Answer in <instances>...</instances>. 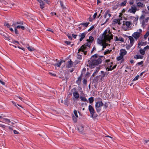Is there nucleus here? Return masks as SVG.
Segmentation results:
<instances>
[{"label":"nucleus","mask_w":149,"mask_h":149,"mask_svg":"<svg viewBox=\"0 0 149 149\" xmlns=\"http://www.w3.org/2000/svg\"><path fill=\"white\" fill-rule=\"evenodd\" d=\"M98 55L97 54L91 56L90 61H89V67L92 69L97 65L100 64L102 60L100 58H98Z\"/></svg>","instance_id":"1"},{"label":"nucleus","mask_w":149,"mask_h":149,"mask_svg":"<svg viewBox=\"0 0 149 149\" xmlns=\"http://www.w3.org/2000/svg\"><path fill=\"white\" fill-rule=\"evenodd\" d=\"M107 30H106L103 32L102 37L103 38V40L105 42H110L111 40L113 39V35L111 33L107 34Z\"/></svg>","instance_id":"2"},{"label":"nucleus","mask_w":149,"mask_h":149,"mask_svg":"<svg viewBox=\"0 0 149 149\" xmlns=\"http://www.w3.org/2000/svg\"><path fill=\"white\" fill-rule=\"evenodd\" d=\"M104 105L103 103L101 101H99L96 102L95 105V107L97 113L100 112L102 107Z\"/></svg>","instance_id":"3"},{"label":"nucleus","mask_w":149,"mask_h":149,"mask_svg":"<svg viewBox=\"0 0 149 149\" xmlns=\"http://www.w3.org/2000/svg\"><path fill=\"white\" fill-rule=\"evenodd\" d=\"M88 110L91 114V117L93 118H96L97 115L94 110L93 107L91 105L88 106Z\"/></svg>","instance_id":"4"},{"label":"nucleus","mask_w":149,"mask_h":149,"mask_svg":"<svg viewBox=\"0 0 149 149\" xmlns=\"http://www.w3.org/2000/svg\"><path fill=\"white\" fill-rule=\"evenodd\" d=\"M142 30L141 29H139L137 31L134 32L132 35V36L135 39L137 40L140 36Z\"/></svg>","instance_id":"5"},{"label":"nucleus","mask_w":149,"mask_h":149,"mask_svg":"<svg viewBox=\"0 0 149 149\" xmlns=\"http://www.w3.org/2000/svg\"><path fill=\"white\" fill-rule=\"evenodd\" d=\"M71 91L73 92V95L74 98H73V99L74 98L76 99H78L79 97V95L78 92L77 91V89L76 88H74L71 89Z\"/></svg>","instance_id":"6"},{"label":"nucleus","mask_w":149,"mask_h":149,"mask_svg":"<svg viewBox=\"0 0 149 149\" xmlns=\"http://www.w3.org/2000/svg\"><path fill=\"white\" fill-rule=\"evenodd\" d=\"M90 43H91L88 42L86 43L84 45H82L79 49V52L80 51H83L84 49H86V46L90 47L91 45Z\"/></svg>","instance_id":"7"},{"label":"nucleus","mask_w":149,"mask_h":149,"mask_svg":"<svg viewBox=\"0 0 149 149\" xmlns=\"http://www.w3.org/2000/svg\"><path fill=\"white\" fill-rule=\"evenodd\" d=\"M136 10L137 9L136 7L132 6L131 8L128 10L127 12L135 14Z\"/></svg>","instance_id":"8"},{"label":"nucleus","mask_w":149,"mask_h":149,"mask_svg":"<svg viewBox=\"0 0 149 149\" xmlns=\"http://www.w3.org/2000/svg\"><path fill=\"white\" fill-rule=\"evenodd\" d=\"M127 3V0H125L124 1L122 2L120 4L116 5V6H114V7L116 9H117V7H123L126 6V4Z\"/></svg>","instance_id":"9"},{"label":"nucleus","mask_w":149,"mask_h":149,"mask_svg":"<svg viewBox=\"0 0 149 149\" xmlns=\"http://www.w3.org/2000/svg\"><path fill=\"white\" fill-rule=\"evenodd\" d=\"M131 24L132 22L131 21L129 22L127 21H123V29L125 30H126V29H125L124 28V27L123 26L126 25L128 27H129Z\"/></svg>","instance_id":"10"},{"label":"nucleus","mask_w":149,"mask_h":149,"mask_svg":"<svg viewBox=\"0 0 149 149\" xmlns=\"http://www.w3.org/2000/svg\"><path fill=\"white\" fill-rule=\"evenodd\" d=\"M82 77V74H81L80 76L78 78L77 80L76 81V83L77 85H80L81 84Z\"/></svg>","instance_id":"11"},{"label":"nucleus","mask_w":149,"mask_h":149,"mask_svg":"<svg viewBox=\"0 0 149 149\" xmlns=\"http://www.w3.org/2000/svg\"><path fill=\"white\" fill-rule=\"evenodd\" d=\"M84 127L82 125H79L77 127V130H78L80 133H82L84 131Z\"/></svg>","instance_id":"12"},{"label":"nucleus","mask_w":149,"mask_h":149,"mask_svg":"<svg viewBox=\"0 0 149 149\" xmlns=\"http://www.w3.org/2000/svg\"><path fill=\"white\" fill-rule=\"evenodd\" d=\"M38 1L40 3V8L42 9L45 7V3L42 0H38Z\"/></svg>","instance_id":"13"},{"label":"nucleus","mask_w":149,"mask_h":149,"mask_svg":"<svg viewBox=\"0 0 149 149\" xmlns=\"http://www.w3.org/2000/svg\"><path fill=\"white\" fill-rule=\"evenodd\" d=\"M130 40V44L131 45H133L134 42V40L133 38V37L132 36H128Z\"/></svg>","instance_id":"14"},{"label":"nucleus","mask_w":149,"mask_h":149,"mask_svg":"<svg viewBox=\"0 0 149 149\" xmlns=\"http://www.w3.org/2000/svg\"><path fill=\"white\" fill-rule=\"evenodd\" d=\"M127 51L124 49H121L120 50V55L123 57L127 54Z\"/></svg>","instance_id":"15"},{"label":"nucleus","mask_w":149,"mask_h":149,"mask_svg":"<svg viewBox=\"0 0 149 149\" xmlns=\"http://www.w3.org/2000/svg\"><path fill=\"white\" fill-rule=\"evenodd\" d=\"M65 62V61L63 60H61L58 63H56L54 65V66H57L58 67H60L61 64Z\"/></svg>","instance_id":"16"},{"label":"nucleus","mask_w":149,"mask_h":149,"mask_svg":"<svg viewBox=\"0 0 149 149\" xmlns=\"http://www.w3.org/2000/svg\"><path fill=\"white\" fill-rule=\"evenodd\" d=\"M73 62L71 60H70V61H69L68 62V63L66 67L68 68H70L72 67L73 65Z\"/></svg>","instance_id":"17"},{"label":"nucleus","mask_w":149,"mask_h":149,"mask_svg":"<svg viewBox=\"0 0 149 149\" xmlns=\"http://www.w3.org/2000/svg\"><path fill=\"white\" fill-rule=\"evenodd\" d=\"M117 60L118 61H121L120 63H121L124 61V59L123 57L120 55V56H118L117 58Z\"/></svg>","instance_id":"18"},{"label":"nucleus","mask_w":149,"mask_h":149,"mask_svg":"<svg viewBox=\"0 0 149 149\" xmlns=\"http://www.w3.org/2000/svg\"><path fill=\"white\" fill-rule=\"evenodd\" d=\"M86 34L85 33H83L79 35V36L81 37L79 39L80 42L82 41L83 39L85 37Z\"/></svg>","instance_id":"19"},{"label":"nucleus","mask_w":149,"mask_h":149,"mask_svg":"<svg viewBox=\"0 0 149 149\" xmlns=\"http://www.w3.org/2000/svg\"><path fill=\"white\" fill-rule=\"evenodd\" d=\"M3 36L4 37L5 39L6 40H10V38L8 35L6 33H3Z\"/></svg>","instance_id":"20"},{"label":"nucleus","mask_w":149,"mask_h":149,"mask_svg":"<svg viewBox=\"0 0 149 149\" xmlns=\"http://www.w3.org/2000/svg\"><path fill=\"white\" fill-rule=\"evenodd\" d=\"M143 56L141 55H136L134 57V58L136 59H142L143 58Z\"/></svg>","instance_id":"21"},{"label":"nucleus","mask_w":149,"mask_h":149,"mask_svg":"<svg viewBox=\"0 0 149 149\" xmlns=\"http://www.w3.org/2000/svg\"><path fill=\"white\" fill-rule=\"evenodd\" d=\"M94 40V38L92 36H90L89 37V39H87L86 41L90 43H92Z\"/></svg>","instance_id":"22"},{"label":"nucleus","mask_w":149,"mask_h":149,"mask_svg":"<svg viewBox=\"0 0 149 149\" xmlns=\"http://www.w3.org/2000/svg\"><path fill=\"white\" fill-rule=\"evenodd\" d=\"M113 24H116V23H118V24H120V20L119 19H113Z\"/></svg>","instance_id":"23"},{"label":"nucleus","mask_w":149,"mask_h":149,"mask_svg":"<svg viewBox=\"0 0 149 149\" xmlns=\"http://www.w3.org/2000/svg\"><path fill=\"white\" fill-rule=\"evenodd\" d=\"M14 28H15L16 29H21L23 30H24L25 28V27L24 26H21V25H18L16 26H13Z\"/></svg>","instance_id":"24"},{"label":"nucleus","mask_w":149,"mask_h":149,"mask_svg":"<svg viewBox=\"0 0 149 149\" xmlns=\"http://www.w3.org/2000/svg\"><path fill=\"white\" fill-rule=\"evenodd\" d=\"M89 22L81 23L79 24V25H83L85 27H87L88 26V25L89 24Z\"/></svg>","instance_id":"25"},{"label":"nucleus","mask_w":149,"mask_h":149,"mask_svg":"<svg viewBox=\"0 0 149 149\" xmlns=\"http://www.w3.org/2000/svg\"><path fill=\"white\" fill-rule=\"evenodd\" d=\"M23 24V22H14L12 24V26H17V24Z\"/></svg>","instance_id":"26"},{"label":"nucleus","mask_w":149,"mask_h":149,"mask_svg":"<svg viewBox=\"0 0 149 149\" xmlns=\"http://www.w3.org/2000/svg\"><path fill=\"white\" fill-rule=\"evenodd\" d=\"M80 52H79V49L78 50V52L77 53V58L78 59L81 60L82 58V55L79 54Z\"/></svg>","instance_id":"27"},{"label":"nucleus","mask_w":149,"mask_h":149,"mask_svg":"<svg viewBox=\"0 0 149 149\" xmlns=\"http://www.w3.org/2000/svg\"><path fill=\"white\" fill-rule=\"evenodd\" d=\"M144 4L142 3L139 2L137 3V5L138 7L143 8L144 7Z\"/></svg>","instance_id":"28"},{"label":"nucleus","mask_w":149,"mask_h":149,"mask_svg":"<svg viewBox=\"0 0 149 149\" xmlns=\"http://www.w3.org/2000/svg\"><path fill=\"white\" fill-rule=\"evenodd\" d=\"M139 52L142 55H144L145 54V50L144 49H143L142 48H141L139 50Z\"/></svg>","instance_id":"29"},{"label":"nucleus","mask_w":149,"mask_h":149,"mask_svg":"<svg viewBox=\"0 0 149 149\" xmlns=\"http://www.w3.org/2000/svg\"><path fill=\"white\" fill-rule=\"evenodd\" d=\"M105 42H104L101 45L103 47V48H106V47L108 46V45H109V44L106 43L105 42H105Z\"/></svg>","instance_id":"30"},{"label":"nucleus","mask_w":149,"mask_h":149,"mask_svg":"<svg viewBox=\"0 0 149 149\" xmlns=\"http://www.w3.org/2000/svg\"><path fill=\"white\" fill-rule=\"evenodd\" d=\"M80 98L81 99V100L83 101L87 102L88 103V101L87 100V99L85 97L81 96L80 97Z\"/></svg>","instance_id":"31"},{"label":"nucleus","mask_w":149,"mask_h":149,"mask_svg":"<svg viewBox=\"0 0 149 149\" xmlns=\"http://www.w3.org/2000/svg\"><path fill=\"white\" fill-rule=\"evenodd\" d=\"M130 19H133V22L134 23L135 22V20L136 21H137L138 19V17H135L134 16H131L130 17Z\"/></svg>","instance_id":"32"},{"label":"nucleus","mask_w":149,"mask_h":149,"mask_svg":"<svg viewBox=\"0 0 149 149\" xmlns=\"http://www.w3.org/2000/svg\"><path fill=\"white\" fill-rule=\"evenodd\" d=\"M109 12H110V11L109 10H108L106 11V12L103 16V17L104 19H106V18L107 16V15L109 13Z\"/></svg>","instance_id":"33"},{"label":"nucleus","mask_w":149,"mask_h":149,"mask_svg":"<svg viewBox=\"0 0 149 149\" xmlns=\"http://www.w3.org/2000/svg\"><path fill=\"white\" fill-rule=\"evenodd\" d=\"M60 3L61 7L62 9H64L66 8V7L63 6V3L62 1H60Z\"/></svg>","instance_id":"34"},{"label":"nucleus","mask_w":149,"mask_h":149,"mask_svg":"<svg viewBox=\"0 0 149 149\" xmlns=\"http://www.w3.org/2000/svg\"><path fill=\"white\" fill-rule=\"evenodd\" d=\"M89 102L90 103H92L94 101V98L93 97H91L88 98Z\"/></svg>","instance_id":"35"},{"label":"nucleus","mask_w":149,"mask_h":149,"mask_svg":"<svg viewBox=\"0 0 149 149\" xmlns=\"http://www.w3.org/2000/svg\"><path fill=\"white\" fill-rule=\"evenodd\" d=\"M149 35V31H147L146 32V33L144 36V38L145 39H146L147 37Z\"/></svg>","instance_id":"36"},{"label":"nucleus","mask_w":149,"mask_h":149,"mask_svg":"<svg viewBox=\"0 0 149 149\" xmlns=\"http://www.w3.org/2000/svg\"><path fill=\"white\" fill-rule=\"evenodd\" d=\"M112 51V50L111 49L110 50L107 49V50L106 51L104 52V55H106L107 54L111 52Z\"/></svg>","instance_id":"37"},{"label":"nucleus","mask_w":149,"mask_h":149,"mask_svg":"<svg viewBox=\"0 0 149 149\" xmlns=\"http://www.w3.org/2000/svg\"><path fill=\"white\" fill-rule=\"evenodd\" d=\"M141 26L143 28H144L146 26L145 21L144 20H143L141 22Z\"/></svg>","instance_id":"38"},{"label":"nucleus","mask_w":149,"mask_h":149,"mask_svg":"<svg viewBox=\"0 0 149 149\" xmlns=\"http://www.w3.org/2000/svg\"><path fill=\"white\" fill-rule=\"evenodd\" d=\"M27 48L29 51L31 52L34 51L35 50L34 48L31 47H27Z\"/></svg>","instance_id":"39"},{"label":"nucleus","mask_w":149,"mask_h":149,"mask_svg":"<svg viewBox=\"0 0 149 149\" xmlns=\"http://www.w3.org/2000/svg\"><path fill=\"white\" fill-rule=\"evenodd\" d=\"M3 119L4 121L7 122L8 123H9L10 122V120L7 118H3Z\"/></svg>","instance_id":"40"},{"label":"nucleus","mask_w":149,"mask_h":149,"mask_svg":"<svg viewBox=\"0 0 149 149\" xmlns=\"http://www.w3.org/2000/svg\"><path fill=\"white\" fill-rule=\"evenodd\" d=\"M118 41H120L122 42H123L124 41V39L121 37L120 36L118 37Z\"/></svg>","instance_id":"41"},{"label":"nucleus","mask_w":149,"mask_h":149,"mask_svg":"<svg viewBox=\"0 0 149 149\" xmlns=\"http://www.w3.org/2000/svg\"><path fill=\"white\" fill-rule=\"evenodd\" d=\"M97 42L100 45H101L104 42L102 40L99 39V41Z\"/></svg>","instance_id":"42"},{"label":"nucleus","mask_w":149,"mask_h":149,"mask_svg":"<svg viewBox=\"0 0 149 149\" xmlns=\"http://www.w3.org/2000/svg\"><path fill=\"white\" fill-rule=\"evenodd\" d=\"M73 113L76 118L78 117V115H77V111L76 110H74L73 111Z\"/></svg>","instance_id":"43"},{"label":"nucleus","mask_w":149,"mask_h":149,"mask_svg":"<svg viewBox=\"0 0 149 149\" xmlns=\"http://www.w3.org/2000/svg\"><path fill=\"white\" fill-rule=\"evenodd\" d=\"M98 70H96V71H95L92 74V76L94 77L95 75H96V74L98 72Z\"/></svg>","instance_id":"44"},{"label":"nucleus","mask_w":149,"mask_h":149,"mask_svg":"<svg viewBox=\"0 0 149 149\" xmlns=\"http://www.w3.org/2000/svg\"><path fill=\"white\" fill-rule=\"evenodd\" d=\"M109 20V18L107 19L104 22H103V24H102L101 25H103L105 24Z\"/></svg>","instance_id":"45"},{"label":"nucleus","mask_w":149,"mask_h":149,"mask_svg":"<svg viewBox=\"0 0 149 149\" xmlns=\"http://www.w3.org/2000/svg\"><path fill=\"white\" fill-rule=\"evenodd\" d=\"M139 77V76L138 75L136 76L133 79V81H134L138 80Z\"/></svg>","instance_id":"46"},{"label":"nucleus","mask_w":149,"mask_h":149,"mask_svg":"<svg viewBox=\"0 0 149 149\" xmlns=\"http://www.w3.org/2000/svg\"><path fill=\"white\" fill-rule=\"evenodd\" d=\"M12 102L13 103V104L16 107H17V106H19V107H22L21 106L19 105L18 104H16V103H15V102H14L13 101H12Z\"/></svg>","instance_id":"47"},{"label":"nucleus","mask_w":149,"mask_h":149,"mask_svg":"<svg viewBox=\"0 0 149 149\" xmlns=\"http://www.w3.org/2000/svg\"><path fill=\"white\" fill-rule=\"evenodd\" d=\"M77 118L75 117L74 116H73V117L72 118L73 120L74 121V123H76L77 122Z\"/></svg>","instance_id":"48"},{"label":"nucleus","mask_w":149,"mask_h":149,"mask_svg":"<svg viewBox=\"0 0 149 149\" xmlns=\"http://www.w3.org/2000/svg\"><path fill=\"white\" fill-rule=\"evenodd\" d=\"M94 28V26L93 25L91 26L90 28L88 30V31L89 32L92 30Z\"/></svg>","instance_id":"49"},{"label":"nucleus","mask_w":149,"mask_h":149,"mask_svg":"<svg viewBox=\"0 0 149 149\" xmlns=\"http://www.w3.org/2000/svg\"><path fill=\"white\" fill-rule=\"evenodd\" d=\"M67 36L68 37V38L70 40H72V37L68 33L67 35Z\"/></svg>","instance_id":"50"},{"label":"nucleus","mask_w":149,"mask_h":149,"mask_svg":"<svg viewBox=\"0 0 149 149\" xmlns=\"http://www.w3.org/2000/svg\"><path fill=\"white\" fill-rule=\"evenodd\" d=\"M143 64V61H141V62H138V63H137L136 65H140L142 64Z\"/></svg>","instance_id":"51"},{"label":"nucleus","mask_w":149,"mask_h":149,"mask_svg":"<svg viewBox=\"0 0 149 149\" xmlns=\"http://www.w3.org/2000/svg\"><path fill=\"white\" fill-rule=\"evenodd\" d=\"M87 80L86 79H84L83 81V83L84 84H87Z\"/></svg>","instance_id":"52"},{"label":"nucleus","mask_w":149,"mask_h":149,"mask_svg":"<svg viewBox=\"0 0 149 149\" xmlns=\"http://www.w3.org/2000/svg\"><path fill=\"white\" fill-rule=\"evenodd\" d=\"M14 28V29H15L14 32H15V34H18V31L17 29H16L15 28Z\"/></svg>","instance_id":"53"},{"label":"nucleus","mask_w":149,"mask_h":149,"mask_svg":"<svg viewBox=\"0 0 149 149\" xmlns=\"http://www.w3.org/2000/svg\"><path fill=\"white\" fill-rule=\"evenodd\" d=\"M65 43L68 45H70L71 42L70 41H65L64 42Z\"/></svg>","instance_id":"54"},{"label":"nucleus","mask_w":149,"mask_h":149,"mask_svg":"<svg viewBox=\"0 0 149 149\" xmlns=\"http://www.w3.org/2000/svg\"><path fill=\"white\" fill-rule=\"evenodd\" d=\"M143 49L145 51L146 50L148 49H149V46L147 45Z\"/></svg>","instance_id":"55"},{"label":"nucleus","mask_w":149,"mask_h":149,"mask_svg":"<svg viewBox=\"0 0 149 149\" xmlns=\"http://www.w3.org/2000/svg\"><path fill=\"white\" fill-rule=\"evenodd\" d=\"M132 45H131L130 44H129L127 45L126 47V48L127 49H128L130 48L132 46Z\"/></svg>","instance_id":"56"},{"label":"nucleus","mask_w":149,"mask_h":149,"mask_svg":"<svg viewBox=\"0 0 149 149\" xmlns=\"http://www.w3.org/2000/svg\"><path fill=\"white\" fill-rule=\"evenodd\" d=\"M64 104L66 105H68V101L67 100H64Z\"/></svg>","instance_id":"57"},{"label":"nucleus","mask_w":149,"mask_h":149,"mask_svg":"<svg viewBox=\"0 0 149 149\" xmlns=\"http://www.w3.org/2000/svg\"><path fill=\"white\" fill-rule=\"evenodd\" d=\"M103 105H104V108L105 109H106L108 107V104L106 103H105Z\"/></svg>","instance_id":"58"},{"label":"nucleus","mask_w":149,"mask_h":149,"mask_svg":"<svg viewBox=\"0 0 149 149\" xmlns=\"http://www.w3.org/2000/svg\"><path fill=\"white\" fill-rule=\"evenodd\" d=\"M97 15V12H96L95 13L94 15H93V19H94L95 17H96Z\"/></svg>","instance_id":"59"},{"label":"nucleus","mask_w":149,"mask_h":149,"mask_svg":"<svg viewBox=\"0 0 149 149\" xmlns=\"http://www.w3.org/2000/svg\"><path fill=\"white\" fill-rule=\"evenodd\" d=\"M4 25L6 26L8 28H10V25L8 23H5Z\"/></svg>","instance_id":"60"},{"label":"nucleus","mask_w":149,"mask_h":149,"mask_svg":"<svg viewBox=\"0 0 149 149\" xmlns=\"http://www.w3.org/2000/svg\"><path fill=\"white\" fill-rule=\"evenodd\" d=\"M112 68V66L111 65H110L109 67H107V70L108 71H111L112 70H109V69H111Z\"/></svg>","instance_id":"61"},{"label":"nucleus","mask_w":149,"mask_h":149,"mask_svg":"<svg viewBox=\"0 0 149 149\" xmlns=\"http://www.w3.org/2000/svg\"><path fill=\"white\" fill-rule=\"evenodd\" d=\"M49 73L51 75L53 76H56V75L55 74H54V73H53L52 72H49Z\"/></svg>","instance_id":"62"},{"label":"nucleus","mask_w":149,"mask_h":149,"mask_svg":"<svg viewBox=\"0 0 149 149\" xmlns=\"http://www.w3.org/2000/svg\"><path fill=\"white\" fill-rule=\"evenodd\" d=\"M13 133L15 134H19V132L15 130H13Z\"/></svg>","instance_id":"63"},{"label":"nucleus","mask_w":149,"mask_h":149,"mask_svg":"<svg viewBox=\"0 0 149 149\" xmlns=\"http://www.w3.org/2000/svg\"><path fill=\"white\" fill-rule=\"evenodd\" d=\"M0 127L3 128H5L6 127V126L4 125L1 124H0Z\"/></svg>","instance_id":"64"}]
</instances>
